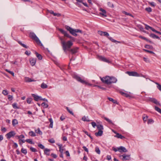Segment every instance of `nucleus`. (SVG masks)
<instances>
[{"label": "nucleus", "instance_id": "4c0bfd02", "mask_svg": "<svg viewBox=\"0 0 161 161\" xmlns=\"http://www.w3.org/2000/svg\"><path fill=\"white\" fill-rule=\"evenodd\" d=\"M49 120L50 123V127L51 128H52L53 127V120L52 119H51V118L49 119Z\"/></svg>", "mask_w": 161, "mask_h": 161}, {"label": "nucleus", "instance_id": "20e7f679", "mask_svg": "<svg viewBox=\"0 0 161 161\" xmlns=\"http://www.w3.org/2000/svg\"><path fill=\"white\" fill-rule=\"evenodd\" d=\"M29 36L32 39L34 40L37 44L42 45V44L41 43V41L34 32H31L30 33Z\"/></svg>", "mask_w": 161, "mask_h": 161}, {"label": "nucleus", "instance_id": "f03ea898", "mask_svg": "<svg viewBox=\"0 0 161 161\" xmlns=\"http://www.w3.org/2000/svg\"><path fill=\"white\" fill-rule=\"evenodd\" d=\"M101 79L103 82L107 84L115 83L117 80L115 77L113 76H106L105 77L101 78Z\"/></svg>", "mask_w": 161, "mask_h": 161}, {"label": "nucleus", "instance_id": "393cba45", "mask_svg": "<svg viewBox=\"0 0 161 161\" xmlns=\"http://www.w3.org/2000/svg\"><path fill=\"white\" fill-rule=\"evenodd\" d=\"M82 120L84 121L89 122L90 121L87 116H84L82 118Z\"/></svg>", "mask_w": 161, "mask_h": 161}, {"label": "nucleus", "instance_id": "37998d69", "mask_svg": "<svg viewBox=\"0 0 161 161\" xmlns=\"http://www.w3.org/2000/svg\"><path fill=\"white\" fill-rule=\"evenodd\" d=\"M21 152L24 154H25L27 153V151L26 149H24L23 148H22L21 149Z\"/></svg>", "mask_w": 161, "mask_h": 161}, {"label": "nucleus", "instance_id": "bb28decb", "mask_svg": "<svg viewBox=\"0 0 161 161\" xmlns=\"http://www.w3.org/2000/svg\"><path fill=\"white\" fill-rule=\"evenodd\" d=\"M97 127L98 130H102L103 129V126L101 125H97Z\"/></svg>", "mask_w": 161, "mask_h": 161}, {"label": "nucleus", "instance_id": "a878e982", "mask_svg": "<svg viewBox=\"0 0 161 161\" xmlns=\"http://www.w3.org/2000/svg\"><path fill=\"white\" fill-rule=\"evenodd\" d=\"M35 131L36 132V133L38 134L39 135H42V132L40 130L39 128L35 129Z\"/></svg>", "mask_w": 161, "mask_h": 161}, {"label": "nucleus", "instance_id": "a211bd4d", "mask_svg": "<svg viewBox=\"0 0 161 161\" xmlns=\"http://www.w3.org/2000/svg\"><path fill=\"white\" fill-rule=\"evenodd\" d=\"M102 118H103L105 120L107 121L109 124L112 125H114V124L112 122V121L111 120H110L107 117H106L103 116H102Z\"/></svg>", "mask_w": 161, "mask_h": 161}, {"label": "nucleus", "instance_id": "4d7b16f0", "mask_svg": "<svg viewBox=\"0 0 161 161\" xmlns=\"http://www.w3.org/2000/svg\"><path fill=\"white\" fill-rule=\"evenodd\" d=\"M38 146L40 148L42 149H44V146L42 144H38Z\"/></svg>", "mask_w": 161, "mask_h": 161}, {"label": "nucleus", "instance_id": "58836bf2", "mask_svg": "<svg viewBox=\"0 0 161 161\" xmlns=\"http://www.w3.org/2000/svg\"><path fill=\"white\" fill-rule=\"evenodd\" d=\"M155 83L157 85V88L161 92V85L158 82H155Z\"/></svg>", "mask_w": 161, "mask_h": 161}, {"label": "nucleus", "instance_id": "423d86ee", "mask_svg": "<svg viewBox=\"0 0 161 161\" xmlns=\"http://www.w3.org/2000/svg\"><path fill=\"white\" fill-rule=\"evenodd\" d=\"M72 46H71L69 48H68L66 50V52H64L66 54H67V51H69L70 53L73 54H75V53H77L78 52V48L77 47H76L72 49H70L71 47Z\"/></svg>", "mask_w": 161, "mask_h": 161}, {"label": "nucleus", "instance_id": "412c9836", "mask_svg": "<svg viewBox=\"0 0 161 161\" xmlns=\"http://www.w3.org/2000/svg\"><path fill=\"white\" fill-rule=\"evenodd\" d=\"M103 134V130H98V131L97 132H96L95 133V135L97 136H101Z\"/></svg>", "mask_w": 161, "mask_h": 161}, {"label": "nucleus", "instance_id": "473e14b6", "mask_svg": "<svg viewBox=\"0 0 161 161\" xmlns=\"http://www.w3.org/2000/svg\"><path fill=\"white\" fill-rule=\"evenodd\" d=\"M145 29L146 30H149V29H150L152 31V30L153 29V28L149 26V25H147V24H145Z\"/></svg>", "mask_w": 161, "mask_h": 161}, {"label": "nucleus", "instance_id": "2eb2a0df", "mask_svg": "<svg viewBox=\"0 0 161 161\" xmlns=\"http://www.w3.org/2000/svg\"><path fill=\"white\" fill-rule=\"evenodd\" d=\"M32 96L34 98V100L36 101H38L39 100H40L41 97L38 96L34 94H32Z\"/></svg>", "mask_w": 161, "mask_h": 161}, {"label": "nucleus", "instance_id": "864d4df0", "mask_svg": "<svg viewBox=\"0 0 161 161\" xmlns=\"http://www.w3.org/2000/svg\"><path fill=\"white\" fill-rule=\"evenodd\" d=\"M30 149L31 151L32 152H36L37 151L36 149L33 147H31L30 148Z\"/></svg>", "mask_w": 161, "mask_h": 161}, {"label": "nucleus", "instance_id": "cd10ccee", "mask_svg": "<svg viewBox=\"0 0 161 161\" xmlns=\"http://www.w3.org/2000/svg\"><path fill=\"white\" fill-rule=\"evenodd\" d=\"M41 87L42 89H45L48 87V86L47 84L43 83L41 84Z\"/></svg>", "mask_w": 161, "mask_h": 161}, {"label": "nucleus", "instance_id": "f8f14e48", "mask_svg": "<svg viewBox=\"0 0 161 161\" xmlns=\"http://www.w3.org/2000/svg\"><path fill=\"white\" fill-rule=\"evenodd\" d=\"M118 150L120 153H125L127 152V150H126L125 148L123 146H120L118 147Z\"/></svg>", "mask_w": 161, "mask_h": 161}, {"label": "nucleus", "instance_id": "09e8293b", "mask_svg": "<svg viewBox=\"0 0 161 161\" xmlns=\"http://www.w3.org/2000/svg\"><path fill=\"white\" fill-rule=\"evenodd\" d=\"M143 50L146 52L149 53H150L153 54H155L152 51H149V50H147L145 49H143Z\"/></svg>", "mask_w": 161, "mask_h": 161}, {"label": "nucleus", "instance_id": "680f3d73", "mask_svg": "<svg viewBox=\"0 0 161 161\" xmlns=\"http://www.w3.org/2000/svg\"><path fill=\"white\" fill-rule=\"evenodd\" d=\"M91 124L93 128H95L96 126H97L95 122H93L91 123Z\"/></svg>", "mask_w": 161, "mask_h": 161}, {"label": "nucleus", "instance_id": "603ef678", "mask_svg": "<svg viewBox=\"0 0 161 161\" xmlns=\"http://www.w3.org/2000/svg\"><path fill=\"white\" fill-rule=\"evenodd\" d=\"M32 100V99L31 98H27L26 101L28 103L30 104L31 103Z\"/></svg>", "mask_w": 161, "mask_h": 161}, {"label": "nucleus", "instance_id": "b1692460", "mask_svg": "<svg viewBox=\"0 0 161 161\" xmlns=\"http://www.w3.org/2000/svg\"><path fill=\"white\" fill-rule=\"evenodd\" d=\"M58 146L59 147V151L60 152V153H63V149L62 148V145L61 144H57Z\"/></svg>", "mask_w": 161, "mask_h": 161}, {"label": "nucleus", "instance_id": "0e129e2a", "mask_svg": "<svg viewBox=\"0 0 161 161\" xmlns=\"http://www.w3.org/2000/svg\"><path fill=\"white\" fill-rule=\"evenodd\" d=\"M147 118H148V116H146L145 117H143V121L145 122L147 121Z\"/></svg>", "mask_w": 161, "mask_h": 161}, {"label": "nucleus", "instance_id": "7c9ffc66", "mask_svg": "<svg viewBox=\"0 0 161 161\" xmlns=\"http://www.w3.org/2000/svg\"><path fill=\"white\" fill-rule=\"evenodd\" d=\"M108 99L109 101L112 102L114 103L117 104V102L116 100H114L113 98L111 97H108Z\"/></svg>", "mask_w": 161, "mask_h": 161}, {"label": "nucleus", "instance_id": "6e6d98bb", "mask_svg": "<svg viewBox=\"0 0 161 161\" xmlns=\"http://www.w3.org/2000/svg\"><path fill=\"white\" fill-rule=\"evenodd\" d=\"M1 130L3 132H5L6 131V129L5 128L2 126L1 128Z\"/></svg>", "mask_w": 161, "mask_h": 161}, {"label": "nucleus", "instance_id": "13d9d810", "mask_svg": "<svg viewBox=\"0 0 161 161\" xmlns=\"http://www.w3.org/2000/svg\"><path fill=\"white\" fill-rule=\"evenodd\" d=\"M149 3L153 7H154L156 6V4L153 2H149Z\"/></svg>", "mask_w": 161, "mask_h": 161}, {"label": "nucleus", "instance_id": "aec40b11", "mask_svg": "<svg viewBox=\"0 0 161 161\" xmlns=\"http://www.w3.org/2000/svg\"><path fill=\"white\" fill-rule=\"evenodd\" d=\"M50 149L46 148L44 150V153L47 155L49 156L50 155Z\"/></svg>", "mask_w": 161, "mask_h": 161}, {"label": "nucleus", "instance_id": "ea45409f", "mask_svg": "<svg viewBox=\"0 0 161 161\" xmlns=\"http://www.w3.org/2000/svg\"><path fill=\"white\" fill-rule=\"evenodd\" d=\"M12 105L13 108L14 109L19 108V107H18L17 106V104L16 103H13Z\"/></svg>", "mask_w": 161, "mask_h": 161}, {"label": "nucleus", "instance_id": "e2e57ef3", "mask_svg": "<svg viewBox=\"0 0 161 161\" xmlns=\"http://www.w3.org/2000/svg\"><path fill=\"white\" fill-rule=\"evenodd\" d=\"M51 156L55 158H56L57 157V156L55 154H54L53 153H52L51 154Z\"/></svg>", "mask_w": 161, "mask_h": 161}, {"label": "nucleus", "instance_id": "a18cd8bd", "mask_svg": "<svg viewBox=\"0 0 161 161\" xmlns=\"http://www.w3.org/2000/svg\"><path fill=\"white\" fill-rule=\"evenodd\" d=\"M2 94L4 95H7L8 94V92L6 90H3L2 91Z\"/></svg>", "mask_w": 161, "mask_h": 161}, {"label": "nucleus", "instance_id": "49530a36", "mask_svg": "<svg viewBox=\"0 0 161 161\" xmlns=\"http://www.w3.org/2000/svg\"><path fill=\"white\" fill-rule=\"evenodd\" d=\"M145 10L149 13L151 12L152 11V9L150 7L146 8H145Z\"/></svg>", "mask_w": 161, "mask_h": 161}, {"label": "nucleus", "instance_id": "6e6552de", "mask_svg": "<svg viewBox=\"0 0 161 161\" xmlns=\"http://www.w3.org/2000/svg\"><path fill=\"white\" fill-rule=\"evenodd\" d=\"M104 36H106L107 37H108V38L112 42H115V43H116V42H117V43H120V42H119V41H118L116 40H115L114 39H113L112 37H108L109 36V34L107 33V32H104Z\"/></svg>", "mask_w": 161, "mask_h": 161}, {"label": "nucleus", "instance_id": "5701e85b", "mask_svg": "<svg viewBox=\"0 0 161 161\" xmlns=\"http://www.w3.org/2000/svg\"><path fill=\"white\" fill-rule=\"evenodd\" d=\"M150 36L154 39L156 38L158 39H160L159 37L153 33L151 34L150 35Z\"/></svg>", "mask_w": 161, "mask_h": 161}, {"label": "nucleus", "instance_id": "052dcab7", "mask_svg": "<svg viewBox=\"0 0 161 161\" xmlns=\"http://www.w3.org/2000/svg\"><path fill=\"white\" fill-rule=\"evenodd\" d=\"M53 15L54 16H57L58 17H59L61 16V14L58 13H55Z\"/></svg>", "mask_w": 161, "mask_h": 161}, {"label": "nucleus", "instance_id": "72a5a7b5", "mask_svg": "<svg viewBox=\"0 0 161 161\" xmlns=\"http://www.w3.org/2000/svg\"><path fill=\"white\" fill-rule=\"evenodd\" d=\"M25 141L31 144H34V143L32 142V140L31 139H27L25 140Z\"/></svg>", "mask_w": 161, "mask_h": 161}, {"label": "nucleus", "instance_id": "f3484780", "mask_svg": "<svg viewBox=\"0 0 161 161\" xmlns=\"http://www.w3.org/2000/svg\"><path fill=\"white\" fill-rule=\"evenodd\" d=\"M24 80L25 82H30L32 81H36V80H32L31 79L29 78V77H26L25 78Z\"/></svg>", "mask_w": 161, "mask_h": 161}, {"label": "nucleus", "instance_id": "1a4fd4ad", "mask_svg": "<svg viewBox=\"0 0 161 161\" xmlns=\"http://www.w3.org/2000/svg\"><path fill=\"white\" fill-rule=\"evenodd\" d=\"M99 10L101 12L99 13V14L101 16L104 17H106L107 16V12L105 10L102 8H100Z\"/></svg>", "mask_w": 161, "mask_h": 161}, {"label": "nucleus", "instance_id": "3c124183", "mask_svg": "<svg viewBox=\"0 0 161 161\" xmlns=\"http://www.w3.org/2000/svg\"><path fill=\"white\" fill-rule=\"evenodd\" d=\"M6 71L12 75L13 76H14V73L13 72L9 70L8 69H6Z\"/></svg>", "mask_w": 161, "mask_h": 161}, {"label": "nucleus", "instance_id": "de8ad7c7", "mask_svg": "<svg viewBox=\"0 0 161 161\" xmlns=\"http://www.w3.org/2000/svg\"><path fill=\"white\" fill-rule=\"evenodd\" d=\"M66 109L67 110V111L70 114H72V115H74V113H73L72 112V111L71 110H70L69 109V108L68 107H67L66 108Z\"/></svg>", "mask_w": 161, "mask_h": 161}, {"label": "nucleus", "instance_id": "8fccbe9b", "mask_svg": "<svg viewBox=\"0 0 161 161\" xmlns=\"http://www.w3.org/2000/svg\"><path fill=\"white\" fill-rule=\"evenodd\" d=\"M48 142L50 143H54L55 142V140H54L53 138H52L50 139H49L48 140Z\"/></svg>", "mask_w": 161, "mask_h": 161}, {"label": "nucleus", "instance_id": "f704fd0d", "mask_svg": "<svg viewBox=\"0 0 161 161\" xmlns=\"http://www.w3.org/2000/svg\"><path fill=\"white\" fill-rule=\"evenodd\" d=\"M18 43L20 44L21 46H22V47H23L25 48H28V47H27V46H26L25 45V44H23V43H22V42L20 41H19L18 42Z\"/></svg>", "mask_w": 161, "mask_h": 161}, {"label": "nucleus", "instance_id": "0eeeda50", "mask_svg": "<svg viewBox=\"0 0 161 161\" xmlns=\"http://www.w3.org/2000/svg\"><path fill=\"white\" fill-rule=\"evenodd\" d=\"M58 30L63 34L64 35V36L65 37H68L70 39L72 37V36H70L67 33V32L64 30L63 29H61V28H59L58 29Z\"/></svg>", "mask_w": 161, "mask_h": 161}, {"label": "nucleus", "instance_id": "f257e3e1", "mask_svg": "<svg viewBox=\"0 0 161 161\" xmlns=\"http://www.w3.org/2000/svg\"><path fill=\"white\" fill-rule=\"evenodd\" d=\"M59 39L61 41V43L64 52H66L67 49L69 48L71 46H72L73 45L72 42L71 41L65 42L64 39L61 37H59Z\"/></svg>", "mask_w": 161, "mask_h": 161}, {"label": "nucleus", "instance_id": "5fc2aeb1", "mask_svg": "<svg viewBox=\"0 0 161 161\" xmlns=\"http://www.w3.org/2000/svg\"><path fill=\"white\" fill-rule=\"evenodd\" d=\"M123 13L125 14L126 15L130 16L132 17H133V16L131 14H130L129 13H127L125 11H124Z\"/></svg>", "mask_w": 161, "mask_h": 161}, {"label": "nucleus", "instance_id": "c03bdc74", "mask_svg": "<svg viewBox=\"0 0 161 161\" xmlns=\"http://www.w3.org/2000/svg\"><path fill=\"white\" fill-rule=\"evenodd\" d=\"M145 47L147 49H151L153 48V47L152 46H150L148 45H146L145 46Z\"/></svg>", "mask_w": 161, "mask_h": 161}, {"label": "nucleus", "instance_id": "2f4dec72", "mask_svg": "<svg viewBox=\"0 0 161 161\" xmlns=\"http://www.w3.org/2000/svg\"><path fill=\"white\" fill-rule=\"evenodd\" d=\"M29 135L32 137L35 136H36V133L32 131L29 132Z\"/></svg>", "mask_w": 161, "mask_h": 161}, {"label": "nucleus", "instance_id": "4468645a", "mask_svg": "<svg viewBox=\"0 0 161 161\" xmlns=\"http://www.w3.org/2000/svg\"><path fill=\"white\" fill-rule=\"evenodd\" d=\"M99 59L100 60H101L103 62H106L107 63H108L110 62V61L109 60H108L106 58H105L104 57H103L102 56H99Z\"/></svg>", "mask_w": 161, "mask_h": 161}, {"label": "nucleus", "instance_id": "774afa93", "mask_svg": "<svg viewBox=\"0 0 161 161\" xmlns=\"http://www.w3.org/2000/svg\"><path fill=\"white\" fill-rule=\"evenodd\" d=\"M153 122V120L152 119H150L148 120V121H147V123L148 124H150Z\"/></svg>", "mask_w": 161, "mask_h": 161}, {"label": "nucleus", "instance_id": "7ed1b4c3", "mask_svg": "<svg viewBox=\"0 0 161 161\" xmlns=\"http://www.w3.org/2000/svg\"><path fill=\"white\" fill-rule=\"evenodd\" d=\"M65 28L69 32L70 34L75 36H77V35L76 33L80 32L81 33L82 32V31L80 30L74 29L68 26H66Z\"/></svg>", "mask_w": 161, "mask_h": 161}, {"label": "nucleus", "instance_id": "a19ab883", "mask_svg": "<svg viewBox=\"0 0 161 161\" xmlns=\"http://www.w3.org/2000/svg\"><path fill=\"white\" fill-rule=\"evenodd\" d=\"M155 109L156 110L161 114V109L159 108L156 106H155Z\"/></svg>", "mask_w": 161, "mask_h": 161}, {"label": "nucleus", "instance_id": "ddd939ff", "mask_svg": "<svg viewBox=\"0 0 161 161\" xmlns=\"http://www.w3.org/2000/svg\"><path fill=\"white\" fill-rule=\"evenodd\" d=\"M120 157H122L123 158H122L123 160H126L130 159V155H126L125 154H124L120 156Z\"/></svg>", "mask_w": 161, "mask_h": 161}, {"label": "nucleus", "instance_id": "c85d7f7f", "mask_svg": "<svg viewBox=\"0 0 161 161\" xmlns=\"http://www.w3.org/2000/svg\"><path fill=\"white\" fill-rule=\"evenodd\" d=\"M12 123V125L14 126L15 125H17L18 124V122L17 119H15L13 120Z\"/></svg>", "mask_w": 161, "mask_h": 161}, {"label": "nucleus", "instance_id": "dca6fc26", "mask_svg": "<svg viewBox=\"0 0 161 161\" xmlns=\"http://www.w3.org/2000/svg\"><path fill=\"white\" fill-rule=\"evenodd\" d=\"M149 100L157 105H159V102L157 100L154 98H150Z\"/></svg>", "mask_w": 161, "mask_h": 161}, {"label": "nucleus", "instance_id": "c756f323", "mask_svg": "<svg viewBox=\"0 0 161 161\" xmlns=\"http://www.w3.org/2000/svg\"><path fill=\"white\" fill-rule=\"evenodd\" d=\"M35 54H36V56L39 60H41L42 59V55L38 53L37 52H36Z\"/></svg>", "mask_w": 161, "mask_h": 161}, {"label": "nucleus", "instance_id": "bf43d9fd", "mask_svg": "<svg viewBox=\"0 0 161 161\" xmlns=\"http://www.w3.org/2000/svg\"><path fill=\"white\" fill-rule=\"evenodd\" d=\"M8 98L9 101H11L13 99V97L11 95H8Z\"/></svg>", "mask_w": 161, "mask_h": 161}, {"label": "nucleus", "instance_id": "9b49d317", "mask_svg": "<svg viewBox=\"0 0 161 161\" xmlns=\"http://www.w3.org/2000/svg\"><path fill=\"white\" fill-rule=\"evenodd\" d=\"M15 135V132L14 131H12L6 134V136L8 139H9L12 137L14 136Z\"/></svg>", "mask_w": 161, "mask_h": 161}, {"label": "nucleus", "instance_id": "c9c22d12", "mask_svg": "<svg viewBox=\"0 0 161 161\" xmlns=\"http://www.w3.org/2000/svg\"><path fill=\"white\" fill-rule=\"evenodd\" d=\"M41 105L44 108H47L48 106V105L45 102L42 103Z\"/></svg>", "mask_w": 161, "mask_h": 161}, {"label": "nucleus", "instance_id": "79ce46f5", "mask_svg": "<svg viewBox=\"0 0 161 161\" xmlns=\"http://www.w3.org/2000/svg\"><path fill=\"white\" fill-rule=\"evenodd\" d=\"M120 93L121 94V95H122L126 97H129V96H130L129 94H128L124 92H121Z\"/></svg>", "mask_w": 161, "mask_h": 161}, {"label": "nucleus", "instance_id": "e433bc0d", "mask_svg": "<svg viewBox=\"0 0 161 161\" xmlns=\"http://www.w3.org/2000/svg\"><path fill=\"white\" fill-rule=\"evenodd\" d=\"M95 151L98 154H100V151L99 148V147H96L95 148Z\"/></svg>", "mask_w": 161, "mask_h": 161}, {"label": "nucleus", "instance_id": "69168bd1", "mask_svg": "<svg viewBox=\"0 0 161 161\" xmlns=\"http://www.w3.org/2000/svg\"><path fill=\"white\" fill-rule=\"evenodd\" d=\"M83 148L84 149V150L87 153H88V149L85 146H83Z\"/></svg>", "mask_w": 161, "mask_h": 161}, {"label": "nucleus", "instance_id": "6ab92c4d", "mask_svg": "<svg viewBox=\"0 0 161 161\" xmlns=\"http://www.w3.org/2000/svg\"><path fill=\"white\" fill-rule=\"evenodd\" d=\"M30 62L31 65L32 66H33L35 65L36 64V60L34 58L31 59L30 60Z\"/></svg>", "mask_w": 161, "mask_h": 161}, {"label": "nucleus", "instance_id": "39448f33", "mask_svg": "<svg viewBox=\"0 0 161 161\" xmlns=\"http://www.w3.org/2000/svg\"><path fill=\"white\" fill-rule=\"evenodd\" d=\"M73 78L75 79L77 81L83 84H85L86 85H91V84H89L86 81L82 79L80 77H79L78 75H73Z\"/></svg>", "mask_w": 161, "mask_h": 161}, {"label": "nucleus", "instance_id": "4be33fe9", "mask_svg": "<svg viewBox=\"0 0 161 161\" xmlns=\"http://www.w3.org/2000/svg\"><path fill=\"white\" fill-rule=\"evenodd\" d=\"M115 137H116L117 138H120L121 139H124L125 138V137L122 136L121 134H119V133H117L116 134V135L115 136Z\"/></svg>", "mask_w": 161, "mask_h": 161}, {"label": "nucleus", "instance_id": "9d476101", "mask_svg": "<svg viewBox=\"0 0 161 161\" xmlns=\"http://www.w3.org/2000/svg\"><path fill=\"white\" fill-rule=\"evenodd\" d=\"M129 76H139V75L135 71H127L126 73Z\"/></svg>", "mask_w": 161, "mask_h": 161}, {"label": "nucleus", "instance_id": "338daca9", "mask_svg": "<svg viewBox=\"0 0 161 161\" xmlns=\"http://www.w3.org/2000/svg\"><path fill=\"white\" fill-rule=\"evenodd\" d=\"M107 159L108 160H110L111 159V157L110 155H108L107 156Z\"/></svg>", "mask_w": 161, "mask_h": 161}]
</instances>
